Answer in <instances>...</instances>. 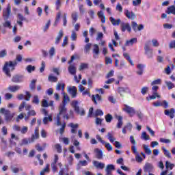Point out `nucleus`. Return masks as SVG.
<instances>
[{
    "mask_svg": "<svg viewBox=\"0 0 175 175\" xmlns=\"http://www.w3.org/2000/svg\"><path fill=\"white\" fill-rule=\"evenodd\" d=\"M5 22L3 23V27L4 28H9L10 29H12V23L9 20H4Z\"/></svg>",
    "mask_w": 175,
    "mask_h": 175,
    "instance_id": "2f4dec72",
    "label": "nucleus"
},
{
    "mask_svg": "<svg viewBox=\"0 0 175 175\" xmlns=\"http://www.w3.org/2000/svg\"><path fill=\"white\" fill-rule=\"evenodd\" d=\"M36 84V79L32 80L29 85L30 90H35Z\"/></svg>",
    "mask_w": 175,
    "mask_h": 175,
    "instance_id": "8fccbe9b",
    "label": "nucleus"
},
{
    "mask_svg": "<svg viewBox=\"0 0 175 175\" xmlns=\"http://www.w3.org/2000/svg\"><path fill=\"white\" fill-rule=\"evenodd\" d=\"M144 50L148 58H152V49L150 48V42H147L145 44Z\"/></svg>",
    "mask_w": 175,
    "mask_h": 175,
    "instance_id": "6e6552de",
    "label": "nucleus"
},
{
    "mask_svg": "<svg viewBox=\"0 0 175 175\" xmlns=\"http://www.w3.org/2000/svg\"><path fill=\"white\" fill-rule=\"evenodd\" d=\"M113 170H116L114 165L109 164L106 166L105 171L113 172Z\"/></svg>",
    "mask_w": 175,
    "mask_h": 175,
    "instance_id": "79ce46f5",
    "label": "nucleus"
},
{
    "mask_svg": "<svg viewBox=\"0 0 175 175\" xmlns=\"http://www.w3.org/2000/svg\"><path fill=\"white\" fill-rule=\"evenodd\" d=\"M109 21H111V23L112 24V25H120V24H121V19L118 18V19H116L114 18H113L112 16H111L109 18Z\"/></svg>",
    "mask_w": 175,
    "mask_h": 175,
    "instance_id": "4be33fe9",
    "label": "nucleus"
},
{
    "mask_svg": "<svg viewBox=\"0 0 175 175\" xmlns=\"http://www.w3.org/2000/svg\"><path fill=\"white\" fill-rule=\"evenodd\" d=\"M112 120H113V116L110 113H108L106 115L105 120L107 122H111Z\"/></svg>",
    "mask_w": 175,
    "mask_h": 175,
    "instance_id": "864d4df0",
    "label": "nucleus"
},
{
    "mask_svg": "<svg viewBox=\"0 0 175 175\" xmlns=\"http://www.w3.org/2000/svg\"><path fill=\"white\" fill-rule=\"evenodd\" d=\"M49 81H51V83H57L58 81V78L57 77H54L53 75H49L48 77Z\"/></svg>",
    "mask_w": 175,
    "mask_h": 175,
    "instance_id": "a19ab883",
    "label": "nucleus"
},
{
    "mask_svg": "<svg viewBox=\"0 0 175 175\" xmlns=\"http://www.w3.org/2000/svg\"><path fill=\"white\" fill-rule=\"evenodd\" d=\"M56 90L57 91H61L62 90V92H64L65 91V83H57Z\"/></svg>",
    "mask_w": 175,
    "mask_h": 175,
    "instance_id": "bb28decb",
    "label": "nucleus"
},
{
    "mask_svg": "<svg viewBox=\"0 0 175 175\" xmlns=\"http://www.w3.org/2000/svg\"><path fill=\"white\" fill-rule=\"evenodd\" d=\"M62 36H64V31L62 30H60L58 33L57 36L55 38V44H58L59 42L61 41V39H62Z\"/></svg>",
    "mask_w": 175,
    "mask_h": 175,
    "instance_id": "b1692460",
    "label": "nucleus"
},
{
    "mask_svg": "<svg viewBox=\"0 0 175 175\" xmlns=\"http://www.w3.org/2000/svg\"><path fill=\"white\" fill-rule=\"evenodd\" d=\"M62 94H63L62 104L66 105V103H68V102H69V100H70V99L69 98V96H68V94L66 93L63 92Z\"/></svg>",
    "mask_w": 175,
    "mask_h": 175,
    "instance_id": "cd10ccee",
    "label": "nucleus"
},
{
    "mask_svg": "<svg viewBox=\"0 0 175 175\" xmlns=\"http://www.w3.org/2000/svg\"><path fill=\"white\" fill-rule=\"evenodd\" d=\"M10 13H12V7L10 4H8L6 9L3 10V17L4 20H8L9 17H10Z\"/></svg>",
    "mask_w": 175,
    "mask_h": 175,
    "instance_id": "423d86ee",
    "label": "nucleus"
},
{
    "mask_svg": "<svg viewBox=\"0 0 175 175\" xmlns=\"http://www.w3.org/2000/svg\"><path fill=\"white\" fill-rule=\"evenodd\" d=\"M161 81H162L161 79H156L153 81L150 84L151 85H157L158 84H161Z\"/></svg>",
    "mask_w": 175,
    "mask_h": 175,
    "instance_id": "774afa93",
    "label": "nucleus"
},
{
    "mask_svg": "<svg viewBox=\"0 0 175 175\" xmlns=\"http://www.w3.org/2000/svg\"><path fill=\"white\" fill-rule=\"evenodd\" d=\"M118 92L120 94V96L124 98L126 94H131V90L129 88H118Z\"/></svg>",
    "mask_w": 175,
    "mask_h": 175,
    "instance_id": "0eeeda50",
    "label": "nucleus"
},
{
    "mask_svg": "<svg viewBox=\"0 0 175 175\" xmlns=\"http://www.w3.org/2000/svg\"><path fill=\"white\" fill-rule=\"evenodd\" d=\"M36 139H39V127H36L34 131V134L31 135V142L33 143Z\"/></svg>",
    "mask_w": 175,
    "mask_h": 175,
    "instance_id": "f8f14e48",
    "label": "nucleus"
},
{
    "mask_svg": "<svg viewBox=\"0 0 175 175\" xmlns=\"http://www.w3.org/2000/svg\"><path fill=\"white\" fill-rule=\"evenodd\" d=\"M165 84L168 88V90H172V88H174V84L170 81H165Z\"/></svg>",
    "mask_w": 175,
    "mask_h": 175,
    "instance_id": "3c124183",
    "label": "nucleus"
},
{
    "mask_svg": "<svg viewBox=\"0 0 175 175\" xmlns=\"http://www.w3.org/2000/svg\"><path fill=\"white\" fill-rule=\"evenodd\" d=\"M144 150L145 152H146L148 155H151V154H152V151L151 149L148 147V145L144 144Z\"/></svg>",
    "mask_w": 175,
    "mask_h": 175,
    "instance_id": "473e14b6",
    "label": "nucleus"
},
{
    "mask_svg": "<svg viewBox=\"0 0 175 175\" xmlns=\"http://www.w3.org/2000/svg\"><path fill=\"white\" fill-rule=\"evenodd\" d=\"M150 99L152 100V99H157V98H161V95L158 94V92H153V94L152 96H150Z\"/></svg>",
    "mask_w": 175,
    "mask_h": 175,
    "instance_id": "09e8293b",
    "label": "nucleus"
},
{
    "mask_svg": "<svg viewBox=\"0 0 175 175\" xmlns=\"http://www.w3.org/2000/svg\"><path fill=\"white\" fill-rule=\"evenodd\" d=\"M137 68L138 70L137 71V75H139V76H142L143 75V72H144V66L143 64H138L137 66Z\"/></svg>",
    "mask_w": 175,
    "mask_h": 175,
    "instance_id": "5701e85b",
    "label": "nucleus"
},
{
    "mask_svg": "<svg viewBox=\"0 0 175 175\" xmlns=\"http://www.w3.org/2000/svg\"><path fill=\"white\" fill-rule=\"evenodd\" d=\"M120 27L122 32H125L126 30L129 32H131V25H129V23H121Z\"/></svg>",
    "mask_w": 175,
    "mask_h": 175,
    "instance_id": "1a4fd4ad",
    "label": "nucleus"
},
{
    "mask_svg": "<svg viewBox=\"0 0 175 175\" xmlns=\"http://www.w3.org/2000/svg\"><path fill=\"white\" fill-rule=\"evenodd\" d=\"M123 111H125V113H127L129 117H132L134 114H136V111L135 110V108L126 104L124 105Z\"/></svg>",
    "mask_w": 175,
    "mask_h": 175,
    "instance_id": "39448f33",
    "label": "nucleus"
},
{
    "mask_svg": "<svg viewBox=\"0 0 175 175\" xmlns=\"http://www.w3.org/2000/svg\"><path fill=\"white\" fill-rule=\"evenodd\" d=\"M124 14L126 17H128L130 20H134L135 18H136V15L135 14V13L132 12H131L128 10H124Z\"/></svg>",
    "mask_w": 175,
    "mask_h": 175,
    "instance_id": "4468645a",
    "label": "nucleus"
},
{
    "mask_svg": "<svg viewBox=\"0 0 175 175\" xmlns=\"http://www.w3.org/2000/svg\"><path fill=\"white\" fill-rule=\"evenodd\" d=\"M68 91L72 98H76L77 96V88L75 86L69 88Z\"/></svg>",
    "mask_w": 175,
    "mask_h": 175,
    "instance_id": "9d476101",
    "label": "nucleus"
},
{
    "mask_svg": "<svg viewBox=\"0 0 175 175\" xmlns=\"http://www.w3.org/2000/svg\"><path fill=\"white\" fill-rule=\"evenodd\" d=\"M36 116V111L33 109L28 111L27 114H25V121H28L29 117H35Z\"/></svg>",
    "mask_w": 175,
    "mask_h": 175,
    "instance_id": "9b49d317",
    "label": "nucleus"
},
{
    "mask_svg": "<svg viewBox=\"0 0 175 175\" xmlns=\"http://www.w3.org/2000/svg\"><path fill=\"white\" fill-rule=\"evenodd\" d=\"M71 105L75 109V111H76L77 114H79V116H84V114H85V111H84V109H80V107H79V102H77V100L72 101L71 103Z\"/></svg>",
    "mask_w": 175,
    "mask_h": 175,
    "instance_id": "20e7f679",
    "label": "nucleus"
},
{
    "mask_svg": "<svg viewBox=\"0 0 175 175\" xmlns=\"http://www.w3.org/2000/svg\"><path fill=\"white\" fill-rule=\"evenodd\" d=\"M136 42H137V38H132L131 40H127L126 42V43L124 44V45L126 46H133V43H136Z\"/></svg>",
    "mask_w": 175,
    "mask_h": 175,
    "instance_id": "c85d7f7f",
    "label": "nucleus"
},
{
    "mask_svg": "<svg viewBox=\"0 0 175 175\" xmlns=\"http://www.w3.org/2000/svg\"><path fill=\"white\" fill-rule=\"evenodd\" d=\"M92 163L96 169H105V163H103L99 162L98 161H93Z\"/></svg>",
    "mask_w": 175,
    "mask_h": 175,
    "instance_id": "ddd939ff",
    "label": "nucleus"
},
{
    "mask_svg": "<svg viewBox=\"0 0 175 175\" xmlns=\"http://www.w3.org/2000/svg\"><path fill=\"white\" fill-rule=\"evenodd\" d=\"M94 152L97 159H102V158H103V152H102V150H99L98 148H95Z\"/></svg>",
    "mask_w": 175,
    "mask_h": 175,
    "instance_id": "aec40b11",
    "label": "nucleus"
},
{
    "mask_svg": "<svg viewBox=\"0 0 175 175\" xmlns=\"http://www.w3.org/2000/svg\"><path fill=\"white\" fill-rule=\"evenodd\" d=\"M55 4L56 5V10H59V8H61L62 3L61 0H56Z\"/></svg>",
    "mask_w": 175,
    "mask_h": 175,
    "instance_id": "5fc2aeb1",
    "label": "nucleus"
},
{
    "mask_svg": "<svg viewBox=\"0 0 175 175\" xmlns=\"http://www.w3.org/2000/svg\"><path fill=\"white\" fill-rule=\"evenodd\" d=\"M89 33H90V36L92 38V36H94V35H95V33H96V29H95L94 27H91L89 29Z\"/></svg>",
    "mask_w": 175,
    "mask_h": 175,
    "instance_id": "13d9d810",
    "label": "nucleus"
},
{
    "mask_svg": "<svg viewBox=\"0 0 175 175\" xmlns=\"http://www.w3.org/2000/svg\"><path fill=\"white\" fill-rule=\"evenodd\" d=\"M66 104H61L59 106V113L57 115L56 118H55V125L57 126H61V115L62 114H66V107H65Z\"/></svg>",
    "mask_w": 175,
    "mask_h": 175,
    "instance_id": "f03ea898",
    "label": "nucleus"
},
{
    "mask_svg": "<svg viewBox=\"0 0 175 175\" xmlns=\"http://www.w3.org/2000/svg\"><path fill=\"white\" fill-rule=\"evenodd\" d=\"M68 126L72 128V129H77L79 128V124L70 123Z\"/></svg>",
    "mask_w": 175,
    "mask_h": 175,
    "instance_id": "69168bd1",
    "label": "nucleus"
},
{
    "mask_svg": "<svg viewBox=\"0 0 175 175\" xmlns=\"http://www.w3.org/2000/svg\"><path fill=\"white\" fill-rule=\"evenodd\" d=\"M102 121H103V119H100V118H96L95 119L96 125H102Z\"/></svg>",
    "mask_w": 175,
    "mask_h": 175,
    "instance_id": "338daca9",
    "label": "nucleus"
},
{
    "mask_svg": "<svg viewBox=\"0 0 175 175\" xmlns=\"http://www.w3.org/2000/svg\"><path fill=\"white\" fill-rule=\"evenodd\" d=\"M35 68V66L29 65L27 66L26 70H27L28 73H31L32 72H34Z\"/></svg>",
    "mask_w": 175,
    "mask_h": 175,
    "instance_id": "49530a36",
    "label": "nucleus"
},
{
    "mask_svg": "<svg viewBox=\"0 0 175 175\" xmlns=\"http://www.w3.org/2000/svg\"><path fill=\"white\" fill-rule=\"evenodd\" d=\"M21 88L20 85H10L8 88L10 92H17Z\"/></svg>",
    "mask_w": 175,
    "mask_h": 175,
    "instance_id": "6ab92c4d",
    "label": "nucleus"
},
{
    "mask_svg": "<svg viewBox=\"0 0 175 175\" xmlns=\"http://www.w3.org/2000/svg\"><path fill=\"white\" fill-rule=\"evenodd\" d=\"M105 145V148H107V151H113V146L110 143L105 142L104 144Z\"/></svg>",
    "mask_w": 175,
    "mask_h": 175,
    "instance_id": "6e6d98bb",
    "label": "nucleus"
},
{
    "mask_svg": "<svg viewBox=\"0 0 175 175\" xmlns=\"http://www.w3.org/2000/svg\"><path fill=\"white\" fill-rule=\"evenodd\" d=\"M68 71L70 75H76V67L73 65H70L68 67Z\"/></svg>",
    "mask_w": 175,
    "mask_h": 175,
    "instance_id": "c9c22d12",
    "label": "nucleus"
},
{
    "mask_svg": "<svg viewBox=\"0 0 175 175\" xmlns=\"http://www.w3.org/2000/svg\"><path fill=\"white\" fill-rule=\"evenodd\" d=\"M39 97L38 96V95H35L33 96L32 103H34L35 105H39Z\"/></svg>",
    "mask_w": 175,
    "mask_h": 175,
    "instance_id": "4d7b16f0",
    "label": "nucleus"
},
{
    "mask_svg": "<svg viewBox=\"0 0 175 175\" xmlns=\"http://www.w3.org/2000/svg\"><path fill=\"white\" fill-rule=\"evenodd\" d=\"M148 87H144L142 88L141 90V92L142 94V95H146V94H147L148 92Z\"/></svg>",
    "mask_w": 175,
    "mask_h": 175,
    "instance_id": "e2e57ef3",
    "label": "nucleus"
},
{
    "mask_svg": "<svg viewBox=\"0 0 175 175\" xmlns=\"http://www.w3.org/2000/svg\"><path fill=\"white\" fill-rule=\"evenodd\" d=\"M70 38H71V40H72L74 42H75V40H76L77 39V33H76L75 32V31H72V34H71Z\"/></svg>",
    "mask_w": 175,
    "mask_h": 175,
    "instance_id": "680f3d73",
    "label": "nucleus"
},
{
    "mask_svg": "<svg viewBox=\"0 0 175 175\" xmlns=\"http://www.w3.org/2000/svg\"><path fill=\"white\" fill-rule=\"evenodd\" d=\"M50 172V165L47 164L46 167L44 168L40 173V175H44L45 173H49Z\"/></svg>",
    "mask_w": 175,
    "mask_h": 175,
    "instance_id": "f704fd0d",
    "label": "nucleus"
},
{
    "mask_svg": "<svg viewBox=\"0 0 175 175\" xmlns=\"http://www.w3.org/2000/svg\"><path fill=\"white\" fill-rule=\"evenodd\" d=\"M162 150L164 152L165 157L167 158H172V153H170V151L167 150L165 146L162 147Z\"/></svg>",
    "mask_w": 175,
    "mask_h": 175,
    "instance_id": "7c9ffc66",
    "label": "nucleus"
},
{
    "mask_svg": "<svg viewBox=\"0 0 175 175\" xmlns=\"http://www.w3.org/2000/svg\"><path fill=\"white\" fill-rule=\"evenodd\" d=\"M164 113H165V116H169V117L171 119L174 118V113H175L174 108H172L170 110L165 109Z\"/></svg>",
    "mask_w": 175,
    "mask_h": 175,
    "instance_id": "2eb2a0df",
    "label": "nucleus"
},
{
    "mask_svg": "<svg viewBox=\"0 0 175 175\" xmlns=\"http://www.w3.org/2000/svg\"><path fill=\"white\" fill-rule=\"evenodd\" d=\"M166 13L167 14H174V16H175V6L171 5V6L168 7L166 10Z\"/></svg>",
    "mask_w": 175,
    "mask_h": 175,
    "instance_id": "a878e982",
    "label": "nucleus"
},
{
    "mask_svg": "<svg viewBox=\"0 0 175 175\" xmlns=\"http://www.w3.org/2000/svg\"><path fill=\"white\" fill-rule=\"evenodd\" d=\"M92 100L94 101V103H95V105H98V102H102V96H100V95H99L98 94L96 95H92Z\"/></svg>",
    "mask_w": 175,
    "mask_h": 175,
    "instance_id": "dca6fc26",
    "label": "nucleus"
},
{
    "mask_svg": "<svg viewBox=\"0 0 175 175\" xmlns=\"http://www.w3.org/2000/svg\"><path fill=\"white\" fill-rule=\"evenodd\" d=\"M71 18L72 20V24H76V21H77L79 18V13H77V12H73L71 14Z\"/></svg>",
    "mask_w": 175,
    "mask_h": 175,
    "instance_id": "393cba45",
    "label": "nucleus"
},
{
    "mask_svg": "<svg viewBox=\"0 0 175 175\" xmlns=\"http://www.w3.org/2000/svg\"><path fill=\"white\" fill-rule=\"evenodd\" d=\"M153 170L154 167H152V165L150 163H146L144 167V172H145V173H150V172H152Z\"/></svg>",
    "mask_w": 175,
    "mask_h": 175,
    "instance_id": "f3484780",
    "label": "nucleus"
},
{
    "mask_svg": "<svg viewBox=\"0 0 175 175\" xmlns=\"http://www.w3.org/2000/svg\"><path fill=\"white\" fill-rule=\"evenodd\" d=\"M0 113L4 114L5 120L8 122H10L12 121L13 117H14V113H10V111L5 109V108L0 109Z\"/></svg>",
    "mask_w": 175,
    "mask_h": 175,
    "instance_id": "7ed1b4c3",
    "label": "nucleus"
},
{
    "mask_svg": "<svg viewBox=\"0 0 175 175\" xmlns=\"http://www.w3.org/2000/svg\"><path fill=\"white\" fill-rule=\"evenodd\" d=\"M12 81L13 83H22L23 76H21V75H15L12 77Z\"/></svg>",
    "mask_w": 175,
    "mask_h": 175,
    "instance_id": "412c9836",
    "label": "nucleus"
},
{
    "mask_svg": "<svg viewBox=\"0 0 175 175\" xmlns=\"http://www.w3.org/2000/svg\"><path fill=\"white\" fill-rule=\"evenodd\" d=\"M93 55L94 58H98V55H99V46L96 44L94 45L93 48Z\"/></svg>",
    "mask_w": 175,
    "mask_h": 175,
    "instance_id": "a211bd4d",
    "label": "nucleus"
},
{
    "mask_svg": "<svg viewBox=\"0 0 175 175\" xmlns=\"http://www.w3.org/2000/svg\"><path fill=\"white\" fill-rule=\"evenodd\" d=\"M50 58H53L54 57V55L55 54V48L54 46H52L51 49L49 51Z\"/></svg>",
    "mask_w": 175,
    "mask_h": 175,
    "instance_id": "de8ad7c7",
    "label": "nucleus"
},
{
    "mask_svg": "<svg viewBox=\"0 0 175 175\" xmlns=\"http://www.w3.org/2000/svg\"><path fill=\"white\" fill-rule=\"evenodd\" d=\"M16 60H14L13 62H6L4 64V66L3 68V72H4L6 76H8V77H12L10 72H13L14 67L17 66V61L18 62H21V61H23V56L21 55H16Z\"/></svg>",
    "mask_w": 175,
    "mask_h": 175,
    "instance_id": "f257e3e1",
    "label": "nucleus"
},
{
    "mask_svg": "<svg viewBox=\"0 0 175 175\" xmlns=\"http://www.w3.org/2000/svg\"><path fill=\"white\" fill-rule=\"evenodd\" d=\"M116 118L118 120L117 128L120 129L121 126H122V116H117Z\"/></svg>",
    "mask_w": 175,
    "mask_h": 175,
    "instance_id": "37998d69",
    "label": "nucleus"
},
{
    "mask_svg": "<svg viewBox=\"0 0 175 175\" xmlns=\"http://www.w3.org/2000/svg\"><path fill=\"white\" fill-rule=\"evenodd\" d=\"M95 117H98L99 116H103V111L100 109L96 110L94 113Z\"/></svg>",
    "mask_w": 175,
    "mask_h": 175,
    "instance_id": "052dcab7",
    "label": "nucleus"
},
{
    "mask_svg": "<svg viewBox=\"0 0 175 175\" xmlns=\"http://www.w3.org/2000/svg\"><path fill=\"white\" fill-rule=\"evenodd\" d=\"M21 133H22V135H25V133H27V132H28V127L27 126H23L21 129Z\"/></svg>",
    "mask_w": 175,
    "mask_h": 175,
    "instance_id": "bf43d9fd",
    "label": "nucleus"
},
{
    "mask_svg": "<svg viewBox=\"0 0 175 175\" xmlns=\"http://www.w3.org/2000/svg\"><path fill=\"white\" fill-rule=\"evenodd\" d=\"M62 14V13L61 12V11H59L57 14L56 16V18L55 21V23L54 25H56L57 24H58V22L59 21V19L61 18V15Z\"/></svg>",
    "mask_w": 175,
    "mask_h": 175,
    "instance_id": "a18cd8bd",
    "label": "nucleus"
},
{
    "mask_svg": "<svg viewBox=\"0 0 175 175\" xmlns=\"http://www.w3.org/2000/svg\"><path fill=\"white\" fill-rule=\"evenodd\" d=\"M92 46V44L88 43L84 46V51L86 54H88L90 53V50H91V46Z\"/></svg>",
    "mask_w": 175,
    "mask_h": 175,
    "instance_id": "4c0bfd02",
    "label": "nucleus"
},
{
    "mask_svg": "<svg viewBox=\"0 0 175 175\" xmlns=\"http://www.w3.org/2000/svg\"><path fill=\"white\" fill-rule=\"evenodd\" d=\"M49 121L50 122H53V118L51 117V116H48V117H47V116L44 117V118H43V120H42L43 123H44L45 125L47 124V122H49Z\"/></svg>",
    "mask_w": 175,
    "mask_h": 175,
    "instance_id": "58836bf2",
    "label": "nucleus"
},
{
    "mask_svg": "<svg viewBox=\"0 0 175 175\" xmlns=\"http://www.w3.org/2000/svg\"><path fill=\"white\" fill-rule=\"evenodd\" d=\"M29 143H32V142L27 138H25L21 140V143L20 144V146H27L29 144Z\"/></svg>",
    "mask_w": 175,
    "mask_h": 175,
    "instance_id": "ea45409f",
    "label": "nucleus"
},
{
    "mask_svg": "<svg viewBox=\"0 0 175 175\" xmlns=\"http://www.w3.org/2000/svg\"><path fill=\"white\" fill-rule=\"evenodd\" d=\"M88 63H81L79 65V70H84V69H88Z\"/></svg>",
    "mask_w": 175,
    "mask_h": 175,
    "instance_id": "72a5a7b5",
    "label": "nucleus"
},
{
    "mask_svg": "<svg viewBox=\"0 0 175 175\" xmlns=\"http://www.w3.org/2000/svg\"><path fill=\"white\" fill-rule=\"evenodd\" d=\"M107 136L111 143H114V142H116V138L114 137V135H113V133L109 132Z\"/></svg>",
    "mask_w": 175,
    "mask_h": 175,
    "instance_id": "e433bc0d",
    "label": "nucleus"
},
{
    "mask_svg": "<svg viewBox=\"0 0 175 175\" xmlns=\"http://www.w3.org/2000/svg\"><path fill=\"white\" fill-rule=\"evenodd\" d=\"M174 167V164L171 163L169 161H165V167L166 169H170V170H172V169H173V167Z\"/></svg>",
    "mask_w": 175,
    "mask_h": 175,
    "instance_id": "603ef678",
    "label": "nucleus"
},
{
    "mask_svg": "<svg viewBox=\"0 0 175 175\" xmlns=\"http://www.w3.org/2000/svg\"><path fill=\"white\" fill-rule=\"evenodd\" d=\"M123 56L124 57V58H126V59H127V61H129V64H131V65H132V66H133V65H135L133 64V61L131 58V56L129 55V53H123Z\"/></svg>",
    "mask_w": 175,
    "mask_h": 175,
    "instance_id": "c756f323",
    "label": "nucleus"
},
{
    "mask_svg": "<svg viewBox=\"0 0 175 175\" xmlns=\"http://www.w3.org/2000/svg\"><path fill=\"white\" fill-rule=\"evenodd\" d=\"M135 161L138 163L143 162V158L139 155V154H135Z\"/></svg>",
    "mask_w": 175,
    "mask_h": 175,
    "instance_id": "0e129e2a",
    "label": "nucleus"
},
{
    "mask_svg": "<svg viewBox=\"0 0 175 175\" xmlns=\"http://www.w3.org/2000/svg\"><path fill=\"white\" fill-rule=\"evenodd\" d=\"M141 139L143 140H150V135H147V133L142 132V135H141Z\"/></svg>",
    "mask_w": 175,
    "mask_h": 175,
    "instance_id": "c03bdc74",
    "label": "nucleus"
}]
</instances>
